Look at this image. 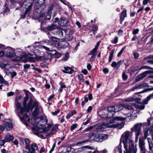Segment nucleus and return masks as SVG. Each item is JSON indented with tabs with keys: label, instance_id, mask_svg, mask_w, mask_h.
I'll list each match as a JSON object with an SVG mask.
<instances>
[{
	"label": "nucleus",
	"instance_id": "nucleus-56",
	"mask_svg": "<svg viewBox=\"0 0 153 153\" xmlns=\"http://www.w3.org/2000/svg\"><path fill=\"white\" fill-rule=\"evenodd\" d=\"M123 34V31L121 30L120 29L118 31V35L119 36H122Z\"/></svg>",
	"mask_w": 153,
	"mask_h": 153
},
{
	"label": "nucleus",
	"instance_id": "nucleus-64",
	"mask_svg": "<svg viewBox=\"0 0 153 153\" xmlns=\"http://www.w3.org/2000/svg\"><path fill=\"white\" fill-rule=\"evenodd\" d=\"M58 126L56 125H54L52 128V130L55 131L58 128Z\"/></svg>",
	"mask_w": 153,
	"mask_h": 153
},
{
	"label": "nucleus",
	"instance_id": "nucleus-28",
	"mask_svg": "<svg viewBox=\"0 0 153 153\" xmlns=\"http://www.w3.org/2000/svg\"><path fill=\"white\" fill-rule=\"evenodd\" d=\"M28 96H26L24 97V102L23 103V107L26 110V111L27 110L26 107L27 106V105H26V102L27 100H28Z\"/></svg>",
	"mask_w": 153,
	"mask_h": 153
},
{
	"label": "nucleus",
	"instance_id": "nucleus-45",
	"mask_svg": "<svg viewBox=\"0 0 153 153\" xmlns=\"http://www.w3.org/2000/svg\"><path fill=\"white\" fill-rule=\"evenodd\" d=\"M77 126V125L76 124H74L72 125L71 127V130L72 131L74 130Z\"/></svg>",
	"mask_w": 153,
	"mask_h": 153
},
{
	"label": "nucleus",
	"instance_id": "nucleus-60",
	"mask_svg": "<svg viewBox=\"0 0 153 153\" xmlns=\"http://www.w3.org/2000/svg\"><path fill=\"white\" fill-rule=\"evenodd\" d=\"M118 40V37L117 36H115L114 39L113 43L114 44H116L117 43Z\"/></svg>",
	"mask_w": 153,
	"mask_h": 153
},
{
	"label": "nucleus",
	"instance_id": "nucleus-53",
	"mask_svg": "<svg viewBox=\"0 0 153 153\" xmlns=\"http://www.w3.org/2000/svg\"><path fill=\"white\" fill-rule=\"evenodd\" d=\"M139 67L138 66H136L134 68H131V70L132 72H134L137 71Z\"/></svg>",
	"mask_w": 153,
	"mask_h": 153
},
{
	"label": "nucleus",
	"instance_id": "nucleus-41",
	"mask_svg": "<svg viewBox=\"0 0 153 153\" xmlns=\"http://www.w3.org/2000/svg\"><path fill=\"white\" fill-rule=\"evenodd\" d=\"M5 128V126L4 124H2L0 125V133L3 131Z\"/></svg>",
	"mask_w": 153,
	"mask_h": 153
},
{
	"label": "nucleus",
	"instance_id": "nucleus-12",
	"mask_svg": "<svg viewBox=\"0 0 153 153\" xmlns=\"http://www.w3.org/2000/svg\"><path fill=\"white\" fill-rule=\"evenodd\" d=\"M151 72L150 71H147L142 73L137 76L135 79L136 82H138L142 79L146 77V75Z\"/></svg>",
	"mask_w": 153,
	"mask_h": 153
},
{
	"label": "nucleus",
	"instance_id": "nucleus-51",
	"mask_svg": "<svg viewBox=\"0 0 153 153\" xmlns=\"http://www.w3.org/2000/svg\"><path fill=\"white\" fill-rule=\"evenodd\" d=\"M1 84H4L5 85L8 86L9 84L7 81H6L4 79L3 80H2L1 82H0Z\"/></svg>",
	"mask_w": 153,
	"mask_h": 153
},
{
	"label": "nucleus",
	"instance_id": "nucleus-11",
	"mask_svg": "<svg viewBox=\"0 0 153 153\" xmlns=\"http://www.w3.org/2000/svg\"><path fill=\"white\" fill-rule=\"evenodd\" d=\"M4 122L5 123L4 125L6 128L7 131H9L11 130L13 127L12 120L10 119H5Z\"/></svg>",
	"mask_w": 153,
	"mask_h": 153
},
{
	"label": "nucleus",
	"instance_id": "nucleus-30",
	"mask_svg": "<svg viewBox=\"0 0 153 153\" xmlns=\"http://www.w3.org/2000/svg\"><path fill=\"white\" fill-rule=\"evenodd\" d=\"M45 14L43 13L41 14L39 16V21L40 22H44L45 20L43 19V18L45 17Z\"/></svg>",
	"mask_w": 153,
	"mask_h": 153
},
{
	"label": "nucleus",
	"instance_id": "nucleus-54",
	"mask_svg": "<svg viewBox=\"0 0 153 153\" xmlns=\"http://www.w3.org/2000/svg\"><path fill=\"white\" fill-rule=\"evenodd\" d=\"M72 116L73 115H72V114H71L70 112L66 116V118L67 119H68Z\"/></svg>",
	"mask_w": 153,
	"mask_h": 153
},
{
	"label": "nucleus",
	"instance_id": "nucleus-10",
	"mask_svg": "<svg viewBox=\"0 0 153 153\" xmlns=\"http://www.w3.org/2000/svg\"><path fill=\"white\" fill-rule=\"evenodd\" d=\"M139 146L140 150V153H147L145 146V143L144 140L139 138Z\"/></svg>",
	"mask_w": 153,
	"mask_h": 153
},
{
	"label": "nucleus",
	"instance_id": "nucleus-42",
	"mask_svg": "<svg viewBox=\"0 0 153 153\" xmlns=\"http://www.w3.org/2000/svg\"><path fill=\"white\" fill-rule=\"evenodd\" d=\"M125 48H126V47L125 46V47H123L121 49V50L120 51V52H119V53H118V54H117V56L118 57H119L122 54V53L123 52V51H124V50L125 49Z\"/></svg>",
	"mask_w": 153,
	"mask_h": 153
},
{
	"label": "nucleus",
	"instance_id": "nucleus-57",
	"mask_svg": "<svg viewBox=\"0 0 153 153\" xmlns=\"http://www.w3.org/2000/svg\"><path fill=\"white\" fill-rule=\"evenodd\" d=\"M49 37L50 39L51 40L53 41H56V38L53 36H50L49 35Z\"/></svg>",
	"mask_w": 153,
	"mask_h": 153
},
{
	"label": "nucleus",
	"instance_id": "nucleus-7",
	"mask_svg": "<svg viewBox=\"0 0 153 153\" xmlns=\"http://www.w3.org/2000/svg\"><path fill=\"white\" fill-rule=\"evenodd\" d=\"M149 119L148 120V122L149 125L150 126L149 127V128H144L143 129V131L144 133V136L143 138L142 139H146L147 138V137L149 135H152L153 134V131L152 129V127L151 126L152 125L150 124Z\"/></svg>",
	"mask_w": 153,
	"mask_h": 153
},
{
	"label": "nucleus",
	"instance_id": "nucleus-39",
	"mask_svg": "<svg viewBox=\"0 0 153 153\" xmlns=\"http://www.w3.org/2000/svg\"><path fill=\"white\" fill-rule=\"evenodd\" d=\"M124 113L123 112V114L124 115L126 116L125 117H127L128 118H129V117H131V116L132 115V114L131 113Z\"/></svg>",
	"mask_w": 153,
	"mask_h": 153
},
{
	"label": "nucleus",
	"instance_id": "nucleus-22",
	"mask_svg": "<svg viewBox=\"0 0 153 153\" xmlns=\"http://www.w3.org/2000/svg\"><path fill=\"white\" fill-rule=\"evenodd\" d=\"M14 139L13 137L11 135L8 134L4 138V143L5 142H9Z\"/></svg>",
	"mask_w": 153,
	"mask_h": 153
},
{
	"label": "nucleus",
	"instance_id": "nucleus-48",
	"mask_svg": "<svg viewBox=\"0 0 153 153\" xmlns=\"http://www.w3.org/2000/svg\"><path fill=\"white\" fill-rule=\"evenodd\" d=\"M116 150L119 153H122V151L121 149V146H119L116 149Z\"/></svg>",
	"mask_w": 153,
	"mask_h": 153
},
{
	"label": "nucleus",
	"instance_id": "nucleus-15",
	"mask_svg": "<svg viewBox=\"0 0 153 153\" xmlns=\"http://www.w3.org/2000/svg\"><path fill=\"white\" fill-rule=\"evenodd\" d=\"M148 86L149 85L147 83H143L137 85H136L134 87H133L131 89V91H133L135 89H138L143 88L145 87H148Z\"/></svg>",
	"mask_w": 153,
	"mask_h": 153
},
{
	"label": "nucleus",
	"instance_id": "nucleus-31",
	"mask_svg": "<svg viewBox=\"0 0 153 153\" xmlns=\"http://www.w3.org/2000/svg\"><path fill=\"white\" fill-rule=\"evenodd\" d=\"M114 50L113 49L111 50V52L110 53V56L109 57V62H111L112 60V58L113 56L114 53Z\"/></svg>",
	"mask_w": 153,
	"mask_h": 153
},
{
	"label": "nucleus",
	"instance_id": "nucleus-1",
	"mask_svg": "<svg viewBox=\"0 0 153 153\" xmlns=\"http://www.w3.org/2000/svg\"><path fill=\"white\" fill-rule=\"evenodd\" d=\"M131 136V133L128 131L124 132L122 135L120 141L124 144V153H136L137 152V148L134 146V142L129 139Z\"/></svg>",
	"mask_w": 153,
	"mask_h": 153
},
{
	"label": "nucleus",
	"instance_id": "nucleus-59",
	"mask_svg": "<svg viewBox=\"0 0 153 153\" xmlns=\"http://www.w3.org/2000/svg\"><path fill=\"white\" fill-rule=\"evenodd\" d=\"M150 2V0H144L143 1V5H146L148 3V2Z\"/></svg>",
	"mask_w": 153,
	"mask_h": 153
},
{
	"label": "nucleus",
	"instance_id": "nucleus-25",
	"mask_svg": "<svg viewBox=\"0 0 153 153\" xmlns=\"http://www.w3.org/2000/svg\"><path fill=\"white\" fill-rule=\"evenodd\" d=\"M153 98V92L152 94L149 95L148 96L146 99L143 101V103L144 104H146L148 103V101L151 99Z\"/></svg>",
	"mask_w": 153,
	"mask_h": 153
},
{
	"label": "nucleus",
	"instance_id": "nucleus-13",
	"mask_svg": "<svg viewBox=\"0 0 153 153\" xmlns=\"http://www.w3.org/2000/svg\"><path fill=\"white\" fill-rule=\"evenodd\" d=\"M6 55L7 57L10 58L14 57L15 56V53L14 50L11 48H7Z\"/></svg>",
	"mask_w": 153,
	"mask_h": 153
},
{
	"label": "nucleus",
	"instance_id": "nucleus-21",
	"mask_svg": "<svg viewBox=\"0 0 153 153\" xmlns=\"http://www.w3.org/2000/svg\"><path fill=\"white\" fill-rule=\"evenodd\" d=\"M64 68V70H62V71L65 73L71 74L72 73L73 71V70L69 67H65Z\"/></svg>",
	"mask_w": 153,
	"mask_h": 153
},
{
	"label": "nucleus",
	"instance_id": "nucleus-26",
	"mask_svg": "<svg viewBox=\"0 0 153 153\" xmlns=\"http://www.w3.org/2000/svg\"><path fill=\"white\" fill-rule=\"evenodd\" d=\"M126 16V10H124L122 12L121 16H120V20L121 22H123Z\"/></svg>",
	"mask_w": 153,
	"mask_h": 153
},
{
	"label": "nucleus",
	"instance_id": "nucleus-6",
	"mask_svg": "<svg viewBox=\"0 0 153 153\" xmlns=\"http://www.w3.org/2000/svg\"><path fill=\"white\" fill-rule=\"evenodd\" d=\"M132 131L135 132V142L137 141L138 136L142 134L141 125L137 123L135 124L132 129Z\"/></svg>",
	"mask_w": 153,
	"mask_h": 153
},
{
	"label": "nucleus",
	"instance_id": "nucleus-8",
	"mask_svg": "<svg viewBox=\"0 0 153 153\" xmlns=\"http://www.w3.org/2000/svg\"><path fill=\"white\" fill-rule=\"evenodd\" d=\"M38 1L35 3L34 9L38 13L42 12L44 7L42 6V4L44 3L45 0H38Z\"/></svg>",
	"mask_w": 153,
	"mask_h": 153
},
{
	"label": "nucleus",
	"instance_id": "nucleus-55",
	"mask_svg": "<svg viewBox=\"0 0 153 153\" xmlns=\"http://www.w3.org/2000/svg\"><path fill=\"white\" fill-rule=\"evenodd\" d=\"M91 119V118L90 117H89L88 119L85 122H84L83 124L84 125H87L90 122V120Z\"/></svg>",
	"mask_w": 153,
	"mask_h": 153
},
{
	"label": "nucleus",
	"instance_id": "nucleus-17",
	"mask_svg": "<svg viewBox=\"0 0 153 153\" xmlns=\"http://www.w3.org/2000/svg\"><path fill=\"white\" fill-rule=\"evenodd\" d=\"M22 115H21L20 117H19L20 118V119L22 122L23 121H25V122H23L25 125H26V126H27L28 125L27 123L26 122V121H27V122L30 123V119L28 117V116L26 114H24L22 117H21Z\"/></svg>",
	"mask_w": 153,
	"mask_h": 153
},
{
	"label": "nucleus",
	"instance_id": "nucleus-4",
	"mask_svg": "<svg viewBox=\"0 0 153 153\" xmlns=\"http://www.w3.org/2000/svg\"><path fill=\"white\" fill-rule=\"evenodd\" d=\"M48 121V120L46 119L44 120L41 119L34 125V127H32L33 128L34 130H38L41 132H47L48 131L50 128L52 126L51 124H48L47 127L44 128H42L46 125Z\"/></svg>",
	"mask_w": 153,
	"mask_h": 153
},
{
	"label": "nucleus",
	"instance_id": "nucleus-32",
	"mask_svg": "<svg viewBox=\"0 0 153 153\" xmlns=\"http://www.w3.org/2000/svg\"><path fill=\"white\" fill-rule=\"evenodd\" d=\"M56 27V25L54 24H52L48 26L47 27V29L48 30H54Z\"/></svg>",
	"mask_w": 153,
	"mask_h": 153
},
{
	"label": "nucleus",
	"instance_id": "nucleus-27",
	"mask_svg": "<svg viewBox=\"0 0 153 153\" xmlns=\"http://www.w3.org/2000/svg\"><path fill=\"white\" fill-rule=\"evenodd\" d=\"M32 4H29L28 5V7L27 8L26 11L25 13L24 16L22 17V18H24L25 17L26 14L31 9L32 7Z\"/></svg>",
	"mask_w": 153,
	"mask_h": 153
},
{
	"label": "nucleus",
	"instance_id": "nucleus-34",
	"mask_svg": "<svg viewBox=\"0 0 153 153\" xmlns=\"http://www.w3.org/2000/svg\"><path fill=\"white\" fill-rule=\"evenodd\" d=\"M135 99H136V98L131 97L126 99L125 100V101L127 102H131Z\"/></svg>",
	"mask_w": 153,
	"mask_h": 153
},
{
	"label": "nucleus",
	"instance_id": "nucleus-61",
	"mask_svg": "<svg viewBox=\"0 0 153 153\" xmlns=\"http://www.w3.org/2000/svg\"><path fill=\"white\" fill-rule=\"evenodd\" d=\"M139 30L138 29H136L134 30L133 31V34L134 35L137 34L139 31Z\"/></svg>",
	"mask_w": 153,
	"mask_h": 153
},
{
	"label": "nucleus",
	"instance_id": "nucleus-49",
	"mask_svg": "<svg viewBox=\"0 0 153 153\" xmlns=\"http://www.w3.org/2000/svg\"><path fill=\"white\" fill-rule=\"evenodd\" d=\"M78 79L80 81H82V82L83 80V75L82 74H80L78 76Z\"/></svg>",
	"mask_w": 153,
	"mask_h": 153
},
{
	"label": "nucleus",
	"instance_id": "nucleus-62",
	"mask_svg": "<svg viewBox=\"0 0 153 153\" xmlns=\"http://www.w3.org/2000/svg\"><path fill=\"white\" fill-rule=\"evenodd\" d=\"M14 92H10L7 93V96L8 97L12 96L14 94Z\"/></svg>",
	"mask_w": 153,
	"mask_h": 153
},
{
	"label": "nucleus",
	"instance_id": "nucleus-16",
	"mask_svg": "<svg viewBox=\"0 0 153 153\" xmlns=\"http://www.w3.org/2000/svg\"><path fill=\"white\" fill-rule=\"evenodd\" d=\"M123 62L124 61L123 60H120L117 62L114 61L112 62L111 65L112 67L114 68L115 69H118Z\"/></svg>",
	"mask_w": 153,
	"mask_h": 153
},
{
	"label": "nucleus",
	"instance_id": "nucleus-50",
	"mask_svg": "<svg viewBox=\"0 0 153 153\" xmlns=\"http://www.w3.org/2000/svg\"><path fill=\"white\" fill-rule=\"evenodd\" d=\"M56 34H58L60 36H62L63 35V32L61 30H59L56 33Z\"/></svg>",
	"mask_w": 153,
	"mask_h": 153
},
{
	"label": "nucleus",
	"instance_id": "nucleus-52",
	"mask_svg": "<svg viewBox=\"0 0 153 153\" xmlns=\"http://www.w3.org/2000/svg\"><path fill=\"white\" fill-rule=\"evenodd\" d=\"M122 77L123 80H126L128 78V76L124 72H123L122 74Z\"/></svg>",
	"mask_w": 153,
	"mask_h": 153
},
{
	"label": "nucleus",
	"instance_id": "nucleus-43",
	"mask_svg": "<svg viewBox=\"0 0 153 153\" xmlns=\"http://www.w3.org/2000/svg\"><path fill=\"white\" fill-rule=\"evenodd\" d=\"M30 67V65L27 64H25L24 66V70L25 71H27V69Z\"/></svg>",
	"mask_w": 153,
	"mask_h": 153
},
{
	"label": "nucleus",
	"instance_id": "nucleus-3",
	"mask_svg": "<svg viewBox=\"0 0 153 153\" xmlns=\"http://www.w3.org/2000/svg\"><path fill=\"white\" fill-rule=\"evenodd\" d=\"M39 102L36 100L33 101L32 99H30L28 103L27 104V106L26 107L27 112H28L29 110L32 111L34 108L35 109L33 112V117L37 116L40 112H43V110L42 107L39 106Z\"/></svg>",
	"mask_w": 153,
	"mask_h": 153
},
{
	"label": "nucleus",
	"instance_id": "nucleus-63",
	"mask_svg": "<svg viewBox=\"0 0 153 153\" xmlns=\"http://www.w3.org/2000/svg\"><path fill=\"white\" fill-rule=\"evenodd\" d=\"M59 110H58L56 111H55L54 112H52V114L53 115H56L59 112Z\"/></svg>",
	"mask_w": 153,
	"mask_h": 153
},
{
	"label": "nucleus",
	"instance_id": "nucleus-33",
	"mask_svg": "<svg viewBox=\"0 0 153 153\" xmlns=\"http://www.w3.org/2000/svg\"><path fill=\"white\" fill-rule=\"evenodd\" d=\"M107 111L109 113L115 112L114 106L109 107L107 108Z\"/></svg>",
	"mask_w": 153,
	"mask_h": 153
},
{
	"label": "nucleus",
	"instance_id": "nucleus-38",
	"mask_svg": "<svg viewBox=\"0 0 153 153\" xmlns=\"http://www.w3.org/2000/svg\"><path fill=\"white\" fill-rule=\"evenodd\" d=\"M35 59L38 61H40L42 60L44 58L41 56H36L35 57Z\"/></svg>",
	"mask_w": 153,
	"mask_h": 153
},
{
	"label": "nucleus",
	"instance_id": "nucleus-46",
	"mask_svg": "<svg viewBox=\"0 0 153 153\" xmlns=\"http://www.w3.org/2000/svg\"><path fill=\"white\" fill-rule=\"evenodd\" d=\"M93 128V126H90L89 127L87 128L86 129H85V130H84V132H87V131H91V130H92Z\"/></svg>",
	"mask_w": 153,
	"mask_h": 153
},
{
	"label": "nucleus",
	"instance_id": "nucleus-5",
	"mask_svg": "<svg viewBox=\"0 0 153 153\" xmlns=\"http://www.w3.org/2000/svg\"><path fill=\"white\" fill-rule=\"evenodd\" d=\"M93 140L97 142H102L107 139L108 135L104 134H92Z\"/></svg>",
	"mask_w": 153,
	"mask_h": 153
},
{
	"label": "nucleus",
	"instance_id": "nucleus-35",
	"mask_svg": "<svg viewBox=\"0 0 153 153\" xmlns=\"http://www.w3.org/2000/svg\"><path fill=\"white\" fill-rule=\"evenodd\" d=\"M51 18V12H49L48 13V14L46 16H45V17H44L43 18V19L44 20H49Z\"/></svg>",
	"mask_w": 153,
	"mask_h": 153
},
{
	"label": "nucleus",
	"instance_id": "nucleus-58",
	"mask_svg": "<svg viewBox=\"0 0 153 153\" xmlns=\"http://www.w3.org/2000/svg\"><path fill=\"white\" fill-rule=\"evenodd\" d=\"M55 147V143L53 145L52 148L49 151V153H51Z\"/></svg>",
	"mask_w": 153,
	"mask_h": 153
},
{
	"label": "nucleus",
	"instance_id": "nucleus-14",
	"mask_svg": "<svg viewBox=\"0 0 153 153\" xmlns=\"http://www.w3.org/2000/svg\"><path fill=\"white\" fill-rule=\"evenodd\" d=\"M38 148V146L36 143H33L30 145L29 148L27 149L30 153H34Z\"/></svg>",
	"mask_w": 153,
	"mask_h": 153
},
{
	"label": "nucleus",
	"instance_id": "nucleus-20",
	"mask_svg": "<svg viewBox=\"0 0 153 153\" xmlns=\"http://www.w3.org/2000/svg\"><path fill=\"white\" fill-rule=\"evenodd\" d=\"M115 112H116L122 110H123V105L120 104L116 105L114 106Z\"/></svg>",
	"mask_w": 153,
	"mask_h": 153
},
{
	"label": "nucleus",
	"instance_id": "nucleus-47",
	"mask_svg": "<svg viewBox=\"0 0 153 153\" xmlns=\"http://www.w3.org/2000/svg\"><path fill=\"white\" fill-rule=\"evenodd\" d=\"M35 57H28V61L31 62H34L35 61Z\"/></svg>",
	"mask_w": 153,
	"mask_h": 153
},
{
	"label": "nucleus",
	"instance_id": "nucleus-23",
	"mask_svg": "<svg viewBox=\"0 0 153 153\" xmlns=\"http://www.w3.org/2000/svg\"><path fill=\"white\" fill-rule=\"evenodd\" d=\"M67 20L64 17H61L59 21V24L61 26H64L66 25Z\"/></svg>",
	"mask_w": 153,
	"mask_h": 153
},
{
	"label": "nucleus",
	"instance_id": "nucleus-40",
	"mask_svg": "<svg viewBox=\"0 0 153 153\" xmlns=\"http://www.w3.org/2000/svg\"><path fill=\"white\" fill-rule=\"evenodd\" d=\"M152 69V68L151 67L147 66H143L141 67L140 69L139 70H140L141 69Z\"/></svg>",
	"mask_w": 153,
	"mask_h": 153
},
{
	"label": "nucleus",
	"instance_id": "nucleus-24",
	"mask_svg": "<svg viewBox=\"0 0 153 153\" xmlns=\"http://www.w3.org/2000/svg\"><path fill=\"white\" fill-rule=\"evenodd\" d=\"M147 139L149 143V149L151 151L153 150V143L152 142L151 139L147 138Z\"/></svg>",
	"mask_w": 153,
	"mask_h": 153
},
{
	"label": "nucleus",
	"instance_id": "nucleus-2",
	"mask_svg": "<svg viewBox=\"0 0 153 153\" xmlns=\"http://www.w3.org/2000/svg\"><path fill=\"white\" fill-rule=\"evenodd\" d=\"M126 119V117L121 116H116L111 119H108L107 122L103 123L101 125L99 126L96 129L100 130L102 128H117L120 129L123 127L125 123L124 122H122L120 123H116V121H124Z\"/></svg>",
	"mask_w": 153,
	"mask_h": 153
},
{
	"label": "nucleus",
	"instance_id": "nucleus-37",
	"mask_svg": "<svg viewBox=\"0 0 153 153\" xmlns=\"http://www.w3.org/2000/svg\"><path fill=\"white\" fill-rule=\"evenodd\" d=\"M41 48L45 49L47 51H52V52H55V53H56V51L55 50H50L49 48H48L47 47H46V46H41Z\"/></svg>",
	"mask_w": 153,
	"mask_h": 153
},
{
	"label": "nucleus",
	"instance_id": "nucleus-36",
	"mask_svg": "<svg viewBox=\"0 0 153 153\" xmlns=\"http://www.w3.org/2000/svg\"><path fill=\"white\" fill-rule=\"evenodd\" d=\"M136 108L140 109L141 110L144 109L145 108V106L144 105H137L135 106Z\"/></svg>",
	"mask_w": 153,
	"mask_h": 153
},
{
	"label": "nucleus",
	"instance_id": "nucleus-18",
	"mask_svg": "<svg viewBox=\"0 0 153 153\" xmlns=\"http://www.w3.org/2000/svg\"><path fill=\"white\" fill-rule=\"evenodd\" d=\"M20 140L22 142L24 141L25 143V148L26 149L29 148L30 146V141L29 139L27 138H21Z\"/></svg>",
	"mask_w": 153,
	"mask_h": 153
},
{
	"label": "nucleus",
	"instance_id": "nucleus-44",
	"mask_svg": "<svg viewBox=\"0 0 153 153\" xmlns=\"http://www.w3.org/2000/svg\"><path fill=\"white\" fill-rule=\"evenodd\" d=\"M1 136L0 135V146H3L4 144V141L3 139H1Z\"/></svg>",
	"mask_w": 153,
	"mask_h": 153
},
{
	"label": "nucleus",
	"instance_id": "nucleus-9",
	"mask_svg": "<svg viewBox=\"0 0 153 153\" xmlns=\"http://www.w3.org/2000/svg\"><path fill=\"white\" fill-rule=\"evenodd\" d=\"M16 107L15 111L19 117L21 116V115L24 114L26 110L25 108L22 107L20 103L17 101L15 103Z\"/></svg>",
	"mask_w": 153,
	"mask_h": 153
},
{
	"label": "nucleus",
	"instance_id": "nucleus-29",
	"mask_svg": "<svg viewBox=\"0 0 153 153\" xmlns=\"http://www.w3.org/2000/svg\"><path fill=\"white\" fill-rule=\"evenodd\" d=\"M97 50L94 48L91 50L89 53V55L96 56L97 54Z\"/></svg>",
	"mask_w": 153,
	"mask_h": 153
},
{
	"label": "nucleus",
	"instance_id": "nucleus-19",
	"mask_svg": "<svg viewBox=\"0 0 153 153\" xmlns=\"http://www.w3.org/2000/svg\"><path fill=\"white\" fill-rule=\"evenodd\" d=\"M123 112H127L129 110L133 111L134 109V108L131 105H123Z\"/></svg>",
	"mask_w": 153,
	"mask_h": 153
}]
</instances>
